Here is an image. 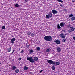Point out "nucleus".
<instances>
[{"instance_id": "41", "label": "nucleus", "mask_w": 75, "mask_h": 75, "mask_svg": "<svg viewBox=\"0 0 75 75\" xmlns=\"http://www.w3.org/2000/svg\"><path fill=\"white\" fill-rule=\"evenodd\" d=\"M71 1L73 2V3H74L75 2V0H72Z\"/></svg>"}, {"instance_id": "6", "label": "nucleus", "mask_w": 75, "mask_h": 75, "mask_svg": "<svg viewBox=\"0 0 75 75\" xmlns=\"http://www.w3.org/2000/svg\"><path fill=\"white\" fill-rule=\"evenodd\" d=\"M56 50L58 52H60L61 51V48L60 47H58L56 49Z\"/></svg>"}, {"instance_id": "7", "label": "nucleus", "mask_w": 75, "mask_h": 75, "mask_svg": "<svg viewBox=\"0 0 75 75\" xmlns=\"http://www.w3.org/2000/svg\"><path fill=\"white\" fill-rule=\"evenodd\" d=\"M52 13H53L54 14H57L58 13V12L55 10H53L52 11Z\"/></svg>"}, {"instance_id": "45", "label": "nucleus", "mask_w": 75, "mask_h": 75, "mask_svg": "<svg viewBox=\"0 0 75 75\" xmlns=\"http://www.w3.org/2000/svg\"><path fill=\"white\" fill-rule=\"evenodd\" d=\"M64 35H66V34H65Z\"/></svg>"}, {"instance_id": "1", "label": "nucleus", "mask_w": 75, "mask_h": 75, "mask_svg": "<svg viewBox=\"0 0 75 75\" xmlns=\"http://www.w3.org/2000/svg\"><path fill=\"white\" fill-rule=\"evenodd\" d=\"M27 59L30 62H31V63H34V61H38V58L37 57L35 56V57H34L33 59L32 57H27Z\"/></svg>"}, {"instance_id": "36", "label": "nucleus", "mask_w": 75, "mask_h": 75, "mask_svg": "<svg viewBox=\"0 0 75 75\" xmlns=\"http://www.w3.org/2000/svg\"><path fill=\"white\" fill-rule=\"evenodd\" d=\"M25 3H27L28 2V0H25Z\"/></svg>"}, {"instance_id": "32", "label": "nucleus", "mask_w": 75, "mask_h": 75, "mask_svg": "<svg viewBox=\"0 0 75 75\" xmlns=\"http://www.w3.org/2000/svg\"><path fill=\"white\" fill-rule=\"evenodd\" d=\"M6 28V27H5V26H3L2 27V29L3 30H4V29H5Z\"/></svg>"}, {"instance_id": "18", "label": "nucleus", "mask_w": 75, "mask_h": 75, "mask_svg": "<svg viewBox=\"0 0 75 75\" xmlns=\"http://www.w3.org/2000/svg\"><path fill=\"white\" fill-rule=\"evenodd\" d=\"M14 6L15 7H19L20 6L19 5H18V4H16Z\"/></svg>"}, {"instance_id": "8", "label": "nucleus", "mask_w": 75, "mask_h": 75, "mask_svg": "<svg viewBox=\"0 0 75 75\" xmlns=\"http://www.w3.org/2000/svg\"><path fill=\"white\" fill-rule=\"evenodd\" d=\"M65 23H63V22H62L60 24V25L61 27H64L65 25Z\"/></svg>"}, {"instance_id": "33", "label": "nucleus", "mask_w": 75, "mask_h": 75, "mask_svg": "<svg viewBox=\"0 0 75 75\" xmlns=\"http://www.w3.org/2000/svg\"><path fill=\"white\" fill-rule=\"evenodd\" d=\"M47 52H50V49H47L46 50Z\"/></svg>"}, {"instance_id": "39", "label": "nucleus", "mask_w": 75, "mask_h": 75, "mask_svg": "<svg viewBox=\"0 0 75 75\" xmlns=\"http://www.w3.org/2000/svg\"><path fill=\"white\" fill-rule=\"evenodd\" d=\"M73 38L74 40H75V36H74Z\"/></svg>"}, {"instance_id": "3", "label": "nucleus", "mask_w": 75, "mask_h": 75, "mask_svg": "<svg viewBox=\"0 0 75 75\" xmlns=\"http://www.w3.org/2000/svg\"><path fill=\"white\" fill-rule=\"evenodd\" d=\"M47 62L50 64L54 65L55 64V62L54 61L52 60H49L47 61Z\"/></svg>"}, {"instance_id": "30", "label": "nucleus", "mask_w": 75, "mask_h": 75, "mask_svg": "<svg viewBox=\"0 0 75 75\" xmlns=\"http://www.w3.org/2000/svg\"><path fill=\"white\" fill-rule=\"evenodd\" d=\"M62 41V42H66V41H67V39H63Z\"/></svg>"}, {"instance_id": "27", "label": "nucleus", "mask_w": 75, "mask_h": 75, "mask_svg": "<svg viewBox=\"0 0 75 75\" xmlns=\"http://www.w3.org/2000/svg\"><path fill=\"white\" fill-rule=\"evenodd\" d=\"M71 17H73V14H70L69 15V17L71 18Z\"/></svg>"}, {"instance_id": "20", "label": "nucleus", "mask_w": 75, "mask_h": 75, "mask_svg": "<svg viewBox=\"0 0 75 75\" xmlns=\"http://www.w3.org/2000/svg\"><path fill=\"white\" fill-rule=\"evenodd\" d=\"M30 45H31L30 44L29 45H27V44L26 47L27 48H29V47H30Z\"/></svg>"}, {"instance_id": "24", "label": "nucleus", "mask_w": 75, "mask_h": 75, "mask_svg": "<svg viewBox=\"0 0 75 75\" xmlns=\"http://www.w3.org/2000/svg\"><path fill=\"white\" fill-rule=\"evenodd\" d=\"M57 28L59 29H60V28H61L60 27V26H59V24H58L57 25Z\"/></svg>"}, {"instance_id": "4", "label": "nucleus", "mask_w": 75, "mask_h": 75, "mask_svg": "<svg viewBox=\"0 0 75 75\" xmlns=\"http://www.w3.org/2000/svg\"><path fill=\"white\" fill-rule=\"evenodd\" d=\"M59 36L61 38L63 39H65V37H66V35H64V34L63 33H61L60 34Z\"/></svg>"}, {"instance_id": "29", "label": "nucleus", "mask_w": 75, "mask_h": 75, "mask_svg": "<svg viewBox=\"0 0 75 75\" xmlns=\"http://www.w3.org/2000/svg\"><path fill=\"white\" fill-rule=\"evenodd\" d=\"M68 33H71V32H72V31L71 30H68Z\"/></svg>"}, {"instance_id": "12", "label": "nucleus", "mask_w": 75, "mask_h": 75, "mask_svg": "<svg viewBox=\"0 0 75 75\" xmlns=\"http://www.w3.org/2000/svg\"><path fill=\"white\" fill-rule=\"evenodd\" d=\"M70 28H71L70 30L72 31V32L74 31V30H75V28H74L72 27H70Z\"/></svg>"}, {"instance_id": "34", "label": "nucleus", "mask_w": 75, "mask_h": 75, "mask_svg": "<svg viewBox=\"0 0 75 75\" xmlns=\"http://www.w3.org/2000/svg\"><path fill=\"white\" fill-rule=\"evenodd\" d=\"M24 52V50H22L20 52V53H23V52Z\"/></svg>"}, {"instance_id": "37", "label": "nucleus", "mask_w": 75, "mask_h": 75, "mask_svg": "<svg viewBox=\"0 0 75 75\" xmlns=\"http://www.w3.org/2000/svg\"><path fill=\"white\" fill-rule=\"evenodd\" d=\"M64 11H66V12H67V9H64Z\"/></svg>"}, {"instance_id": "11", "label": "nucleus", "mask_w": 75, "mask_h": 75, "mask_svg": "<svg viewBox=\"0 0 75 75\" xmlns=\"http://www.w3.org/2000/svg\"><path fill=\"white\" fill-rule=\"evenodd\" d=\"M11 51V47H10L7 50V51L8 52H10Z\"/></svg>"}, {"instance_id": "31", "label": "nucleus", "mask_w": 75, "mask_h": 75, "mask_svg": "<svg viewBox=\"0 0 75 75\" xmlns=\"http://www.w3.org/2000/svg\"><path fill=\"white\" fill-rule=\"evenodd\" d=\"M31 32H28V33H27V34L28 35H30L31 34Z\"/></svg>"}, {"instance_id": "38", "label": "nucleus", "mask_w": 75, "mask_h": 75, "mask_svg": "<svg viewBox=\"0 0 75 75\" xmlns=\"http://www.w3.org/2000/svg\"><path fill=\"white\" fill-rule=\"evenodd\" d=\"M43 71V70H42L40 71V73H41V72H42V71Z\"/></svg>"}, {"instance_id": "2", "label": "nucleus", "mask_w": 75, "mask_h": 75, "mask_svg": "<svg viewBox=\"0 0 75 75\" xmlns=\"http://www.w3.org/2000/svg\"><path fill=\"white\" fill-rule=\"evenodd\" d=\"M44 39L46 41H52V37L50 36H46L44 38Z\"/></svg>"}, {"instance_id": "42", "label": "nucleus", "mask_w": 75, "mask_h": 75, "mask_svg": "<svg viewBox=\"0 0 75 75\" xmlns=\"http://www.w3.org/2000/svg\"><path fill=\"white\" fill-rule=\"evenodd\" d=\"M60 6H61V7H63V6L61 4H60Z\"/></svg>"}, {"instance_id": "26", "label": "nucleus", "mask_w": 75, "mask_h": 75, "mask_svg": "<svg viewBox=\"0 0 75 75\" xmlns=\"http://www.w3.org/2000/svg\"><path fill=\"white\" fill-rule=\"evenodd\" d=\"M52 69L53 70H55V67H54V66H53L52 67Z\"/></svg>"}, {"instance_id": "5", "label": "nucleus", "mask_w": 75, "mask_h": 75, "mask_svg": "<svg viewBox=\"0 0 75 75\" xmlns=\"http://www.w3.org/2000/svg\"><path fill=\"white\" fill-rule=\"evenodd\" d=\"M54 42H55L57 44L60 45L61 44V43L60 42V40H54Z\"/></svg>"}, {"instance_id": "21", "label": "nucleus", "mask_w": 75, "mask_h": 75, "mask_svg": "<svg viewBox=\"0 0 75 75\" xmlns=\"http://www.w3.org/2000/svg\"><path fill=\"white\" fill-rule=\"evenodd\" d=\"M15 51V50L14 49H13L12 50V52L11 53V54H13L14 52Z\"/></svg>"}, {"instance_id": "19", "label": "nucleus", "mask_w": 75, "mask_h": 75, "mask_svg": "<svg viewBox=\"0 0 75 75\" xmlns=\"http://www.w3.org/2000/svg\"><path fill=\"white\" fill-rule=\"evenodd\" d=\"M36 50L37 51H40V47H37Z\"/></svg>"}, {"instance_id": "25", "label": "nucleus", "mask_w": 75, "mask_h": 75, "mask_svg": "<svg viewBox=\"0 0 75 75\" xmlns=\"http://www.w3.org/2000/svg\"><path fill=\"white\" fill-rule=\"evenodd\" d=\"M46 18H49L50 17H49V15H46Z\"/></svg>"}, {"instance_id": "40", "label": "nucleus", "mask_w": 75, "mask_h": 75, "mask_svg": "<svg viewBox=\"0 0 75 75\" xmlns=\"http://www.w3.org/2000/svg\"><path fill=\"white\" fill-rule=\"evenodd\" d=\"M71 27V26H70V25H67V27H68V28H69L70 27Z\"/></svg>"}, {"instance_id": "10", "label": "nucleus", "mask_w": 75, "mask_h": 75, "mask_svg": "<svg viewBox=\"0 0 75 75\" xmlns=\"http://www.w3.org/2000/svg\"><path fill=\"white\" fill-rule=\"evenodd\" d=\"M48 15H49L50 18H51L52 17V13L51 12H50Z\"/></svg>"}, {"instance_id": "23", "label": "nucleus", "mask_w": 75, "mask_h": 75, "mask_svg": "<svg viewBox=\"0 0 75 75\" xmlns=\"http://www.w3.org/2000/svg\"><path fill=\"white\" fill-rule=\"evenodd\" d=\"M57 1H58L59 2H60V3H63V1L61 0H57Z\"/></svg>"}, {"instance_id": "22", "label": "nucleus", "mask_w": 75, "mask_h": 75, "mask_svg": "<svg viewBox=\"0 0 75 75\" xmlns=\"http://www.w3.org/2000/svg\"><path fill=\"white\" fill-rule=\"evenodd\" d=\"M33 52H34V51H33V50L31 49L30 51V54H32V53H33Z\"/></svg>"}, {"instance_id": "14", "label": "nucleus", "mask_w": 75, "mask_h": 75, "mask_svg": "<svg viewBox=\"0 0 75 75\" xmlns=\"http://www.w3.org/2000/svg\"><path fill=\"white\" fill-rule=\"evenodd\" d=\"M19 72V70L18 69H16L15 70V72L16 73H18Z\"/></svg>"}, {"instance_id": "28", "label": "nucleus", "mask_w": 75, "mask_h": 75, "mask_svg": "<svg viewBox=\"0 0 75 75\" xmlns=\"http://www.w3.org/2000/svg\"><path fill=\"white\" fill-rule=\"evenodd\" d=\"M31 36H32V37H34V35H34V34L33 33H32L31 34Z\"/></svg>"}, {"instance_id": "44", "label": "nucleus", "mask_w": 75, "mask_h": 75, "mask_svg": "<svg viewBox=\"0 0 75 75\" xmlns=\"http://www.w3.org/2000/svg\"><path fill=\"white\" fill-rule=\"evenodd\" d=\"M1 63L0 62V65H1Z\"/></svg>"}, {"instance_id": "17", "label": "nucleus", "mask_w": 75, "mask_h": 75, "mask_svg": "<svg viewBox=\"0 0 75 75\" xmlns=\"http://www.w3.org/2000/svg\"><path fill=\"white\" fill-rule=\"evenodd\" d=\"M71 21H74V20H75V17H73L71 18Z\"/></svg>"}, {"instance_id": "13", "label": "nucleus", "mask_w": 75, "mask_h": 75, "mask_svg": "<svg viewBox=\"0 0 75 75\" xmlns=\"http://www.w3.org/2000/svg\"><path fill=\"white\" fill-rule=\"evenodd\" d=\"M17 67H16L15 66H13L12 67V70H16V68Z\"/></svg>"}, {"instance_id": "16", "label": "nucleus", "mask_w": 75, "mask_h": 75, "mask_svg": "<svg viewBox=\"0 0 75 75\" xmlns=\"http://www.w3.org/2000/svg\"><path fill=\"white\" fill-rule=\"evenodd\" d=\"M55 64L57 65H59L60 64V62H55Z\"/></svg>"}, {"instance_id": "43", "label": "nucleus", "mask_w": 75, "mask_h": 75, "mask_svg": "<svg viewBox=\"0 0 75 75\" xmlns=\"http://www.w3.org/2000/svg\"><path fill=\"white\" fill-rule=\"evenodd\" d=\"M62 31H63L64 32H65V30H62Z\"/></svg>"}, {"instance_id": "9", "label": "nucleus", "mask_w": 75, "mask_h": 75, "mask_svg": "<svg viewBox=\"0 0 75 75\" xmlns=\"http://www.w3.org/2000/svg\"><path fill=\"white\" fill-rule=\"evenodd\" d=\"M16 40L15 38H13L11 39V42L12 44H14V41Z\"/></svg>"}, {"instance_id": "15", "label": "nucleus", "mask_w": 75, "mask_h": 75, "mask_svg": "<svg viewBox=\"0 0 75 75\" xmlns=\"http://www.w3.org/2000/svg\"><path fill=\"white\" fill-rule=\"evenodd\" d=\"M24 69L25 71H26V70H27L28 69V67L26 66H24Z\"/></svg>"}, {"instance_id": "35", "label": "nucleus", "mask_w": 75, "mask_h": 75, "mask_svg": "<svg viewBox=\"0 0 75 75\" xmlns=\"http://www.w3.org/2000/svg\"><path fill=\"white\" fill-rule=\"evenodd\" d=\"M18 61H21V58L19 57L18 59Z\"/></svg>"}]
</instances>
